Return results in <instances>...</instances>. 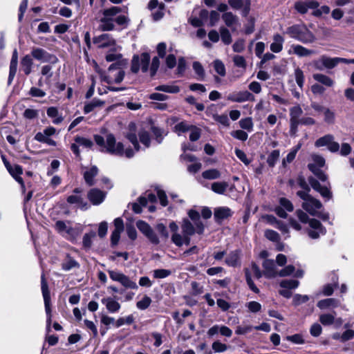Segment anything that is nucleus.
Returning a JSON list of instances; mask_svg holds the SVG:
<instances>
[{
    "instance_id": "48",
    "label": "nucleus",
    "mask_w": 354,
    "mask_h": 354,
    "mask_svg": "<svg viewBox=\"0 0 354 354\" xmlns=\"http://www.w3.org/2000/svg\"><path fill=\"white\" fill-rule=\"evenodd\" d=\"M264 236L267 239L274 243H279L280 241L279 234L272 230H266Z\"/></svg>"
},
{
    "instance_id": "6",
    "label": "nucleus",
    "mask_w": 354,
    "mask_h": 354,
    "mask_svg": "<svg viewBox=\"0 0 354 354\" xmlns=\"http://www.w3.org/2000/svg\"><path fill=\"white\" fill-rule=\"evenodd\" d=\"M93 44L99 48H110L113 51H120L121 47L116 44L111 35L103 33L93 38Z\"/></svg>"
},
{
    "instance_id": "2",
    "label": "nucleus",
    "mask_w": 354,
    "mask_h": 354,
    "mask_svg": "<svg viewBox=\"0 0 354 354\" xmlns=\"http://www.w3.org/2000/svg\"><path fill=\"white\" fill-rule=\"evenodd\" d=\"M121 11L122 9L117 6L104 10L100 20L99 29L102 31H111L114 29L115 23L120 26L127 24L129 19L125 15L117 16Z\"/></svg>"
},
{
    "instance_id": "47",
    "label": "nucleus",
    "mask_w": 354,
    "mask_h": 354,
    "mask_svg": "<svg viewBox=\"0 0 354 354\" xmlns=\"http://www.w3.org/2000/svg\"><path fill=\"white\" fill-rule=\"evenodd\" d=\"M299 284V281L295 279L283 280L280 283L281 288L295 289L298 287Z\"/></svg>"
},
{
    "instance_id": "59",
    "label": "nucleus",
    "mask_w": 354,
    "mask_h": 354,
    "mask_svg": "<svg viewBox=\"0 0 354 354\" xmlns=\"http://www.w3.org/2000/svg\"><path fill=\"white\" fill-rule=\"evenodd\" d=\"M140 141L145 147H149L150 145V138L149 133L146 131H141L139 132Z\"/></svg>"
},
{
    "instance_id": "9",
    "label": "nucleus",
    "mask_w": 354,
    "mask_h": 354,
    "mask_svg": "<svg viewBox=\"0 0 354 354\" xmlns=\"http://www.w3.org/2000/svg\"><path fill=\"white\" fill-rule=\"evenodd\" d=\"M312 163L308 165L309 169L322 181L324 182L327 180V176L319 169L325 165L324 158L317 154H312Z\"/></svg>"
},
{
    "instance_id": "30",
    "label": "nucleus",
    "mask_w": 354,
    "mask_h": 354,
    "mask_svg": "<svg viewBox=\"0 0 354 354\" xmlns=\"http://www.w3.org/2000/svg\"><path fill=\"white\" fill-rule=\"evenodd\" d=\"M339 301L334 298H329L320 300L317 302V307L322 310L334 308L339 306Z\"/></svg>"
},
{
    "instance_id": "45",
    "label": "nucleus",
    "mask_w": 354,
    "mask_h": 354,
    "mask_svg": "<svg viewBox=\"0 0 354 354\" xmlns=\"http://www.w3.org/2000/svg\"><path fill=\"white\" fill-rule=\"evenodd\" d=\"M119 283H120L123 286L127 288L131 289H137L138 286L136 282L131 281L127 276L123 274V276L120 279Z\"/></svg>"
},
{
    "instance_id": "51",
    "label": "nucleus",
    "mask_w": 354,
    "mask_h": 354,
    "mask_svg": "<svg viewBox=\"0 0 354 354\" xmlns=\"http://www.w3.org/2000/svg\"><path fill=\"white\" fill-rule=\"evenodd\" d=\"M212 348L215 353H223L226 351L229 346L220 341H215L212 343Z\"/></svg>"
},
{
    "instance_id": "18",
    "label": "nucleus",
    "mask_w": 354,
    "mask_h": 354,
    "mask_svg": "<svg viewBox=\"0 0 354 354\" xmlns=\"http://www.w3.org/2000/svg\"><path fill=\"white\" fill-rule=\"evenodd\" d=\"M318 6V2L314 0L299 1L295 3V8L301 14H305L309 9H315Z\"/></svg>"
},
{
    "instance_id": "40",
    "label": "nucleus",
    "mask_w": 354,
    "mask_h": 354,
    "mask_svg": "<svg viewBox=\"0 0 354 354\" xmlns=\"http://www.w3.org/2000/svg\"><path fill=\"white\" fill-rule=\"evenodd\" d=\"M156 91H163L169 93H177L180 91V88L175 84L160 85L155 88Z\"/></svg>"
},
{
    "instance_id": "54",
    "label": "nucleus",
    "mask_w": 354,
    "mask_h": 354,
    "mask_svg": "<svg viewBox=\"0 0 354 354\" xmlns=\"http://www.w3.org/2000/svg\"><path fill=\"white\" fill-rule=\"evenodd\" d=\"M134 322V317L132 315H128L126 317H120L115 322V326L119 328L124 324H131Z\"/></svg>"
},
{
    "instance_id": "10",
    "label": "nucleus",
    "mask_w": 354,
    "mask_h": 354,
    "mask_svg": "<svg viewBox=\"0 0 354 354\" xmlns=\"http://www.w3.org/2000/svg\"><path fill=\"white\" fill-rule=\"evenodd\" d=\"M246 281L250 288L255 293H259V288L254 285L252 277H254L259 279L262 276V273L259 268L255 264L252 263L250 268H246L245 270Z\"/></svg>"
},
{
    "instance_id": "24",
    "label": "nucleus",
    "mask_w": 354,
    "mask_h": 354,
    "mask_svg": "<svg viewBox=\"0 0 354 354\" xmlns=\"http://www.w3.org/2000/svg\"><path fill=\"white\" fill-rule=\"evenodd\" d=\"M265 269L264 274L268 278L275 277L278 276V272L276 268L275 263L273 260L266 259L263 263Z\"/></svg>"
},
{
    "instance_id": "58",
    "label": "nucleus",
    "mask_w": 354,
    "mask_h": 354,
    "mask_svg": "<svg viewBox=\"0 0 354 354\" xmlns=\"http://www.w3.org/2000/svg\"><path fill=\"white\" fill-rule=\"evenodd\" d=\"M95 236V232H91L85 234L83 237V245L86 248H90L92 245V239Z\"/></svg>"
},
{
    "instance_id": "4",
    "label": "nucleus",
    "mask_w": 354,
    "mask_h": 354,
    "mask_svg": "<svg viewBox=\"0 0 354 354\" xmlns=\"http://www.w3.org/2000/svg\"><path fill=\"white\" fill-rule=\"evenodd\" d=\"M296 214L301 223H309L310 229L308 231V234L310 238L314 239H317L321 235L325 234L326 230L319 221L314 218L309 219L307 214L302 210H297Z\"/></svg>"
},
{
    "instance_id": "13",
    "label": "nucleus",
    "mask_w": 354,
    "mask_h": 354,
    "mask_svg": "<svg viewBox=\"0 0 354 354\" xmlns=\"http://www.w3.org/2000/svg\"><path fill=\"white\" fill-rule=\"evenodd\" d=\"M136 226L151 243L155 245L159 244L160 239L158 236L147 223L143 221H138L136 223Z\"/></svg>"
},
{
    "instance_id": "49",
    "label": "nucleus",
    "mask_w": 354,
    "mask_h": 354,
    "mask_svg": "<svg viewBox=\"0 0 354 354\" xmlns=\"http://www.w3.org/2000/svg\"><path fill=\"white\" fill-rule=\"evenodd\" d=\"M147 205V198L145 196H140L138 198V203L133 204V210L135 213L139 214L142 212V207Z\"/></svg>"
},
{
    "instance_id": "5",
    "label": "nucleus",
    "mask_w": 354,
    "mask_h": 354,
    "mask_svg": "<svg viewBox=\"0 0 354 354\" xmlns=\"http://www.w3.org/2000/svg\"><path fill=\"white\" fill-rule=\"evenodd\" d=\"M286 32L290 37L305 44L312 43L315 39L312 32L305 28L297 25L288 28Z\"/></svg>"
},
{
    "instance_id": "25",
    "label": "nucleus",
    "mask_w": 354,
    "mask_h": 354,
    "mask_svg": "<svg viewBox=\"0 0 354 354\" xmlns=\"http://www.w3.org/2000/svg\"><path fill=\"white\" fill-rule=\"evenodd\" d=\"M18 64V53L17 50L15 49L12 53V59L10 64V72L8 77V84H10L17 73Z\"/></svg>"
},
{
    "instance_id": "46",
    "label": "nucleus",
    "mask_w": 354,
    "mask_h": 354,
    "mask_svg": "<svg viewBox=\"0 0 354 354\" xmlns=\"http://www.w3.org/2000/svg\"><path fill=\"white\" fill-rule=\"evenodd\" d=\"M219 31L222 41L225 44H230L232 42V36L229 30L225 27H221Z\"/></svg>"
},
{
    "instance_id": "19",
    "label": "nucleus",
    "mask_w": 354,
    "mask_h": 354,
    "mask_svg": "<svg viewBox=\"0 0 354 354\" xmlns=\"http://www.w3.org/2000/svg\"><path fill=\"white\" fill-rule=\"evenodd\" d=\"M106 193L96 188L91 189L87 194L88 199L93 205L101 204L106 198Z\"/></svg>"
},
{
    "instance_id": "28",
    "label": "nucleus",
    "mask_w": 354,
    "mask_h": 354,
    "mask_svg": "<svg viewBox=\"0 0 354 354\" xmlns=\"http://www.w3.org/2000/svg\"><path fill=\"white\" fill-rule=\"evenodd\" d=\"M171 239L172 243L178 247L182 246L183 244L188 245L190 243V237L188 235H185V234L182 235L178 232L172 234Z\"/></svg>"
},
{
    "instance_id": "35",
    "label": "nucleus",
    "mask_w": 354,
    "mask_h": 354,
    "mask_svg": "<svg viewBox=\"0 0 354 354\" xmlns=\"http://www.w3.org/2000/svg\"><path fill=\"white\" fill-rule=\"evenodd\" d=\"M222 19L227 27L232 28L236 25L239 19L236 15H234L232 12H227L222 15Z\"/></svg>"
},
{
    "instance_id": "37",
    "label": "nucleus",
    "mask_w": 354,
    "mask_h": 354,
    "mask_svg": "<svg viewBox=\"0 0 354 354\" xmlns=\"http://www.w3.org/2000/svg\"><path fill=\"white\" fill-rule=\"evenodd\" d=\"M229 187V184L225 181L214 182L212 184V190L218 194H224Z\"/></svg>"
},
{
    "instance_id": "62",
    "label": "nucleus",
    "mask_w": 354,
    "mask_h": 354,
    "mask_svg": "<svg viewBox=\"0 0 354 354\" xmlns=\"http://www.w3.org/2000/svg\"><path fill=\"white\" fill-rule=\"evenodd\" d=\"M23 115L26 119L32 120L39 116V111L33 109H27L24 111Z\"/></svg>"
},
{
    "instance_id": "26",
    "label": "nucleus",
    "mask_w": 354,
    "mask_h": 354,
    "mask_svg": "<svg viewBox=\"0 0 354 354\" xmlns=\"http://www.w3.org/2000/svg\"><path fill=\"white\" fill-rule=\"evenodd\" d=\"M102 303L106 306V309L111 313H115L120 309V304L112 297H106L102 299Z\"/></svg>"
},
{
    "instance_id": "42",
    "label": "nucleus",
    "mask_w": 354,
    "mask_h": 354,
    "mask_svg": "<svg viewBox=\"0 0 354 354\" xmlns=\"http://www.w3.org/2000/svg\"><path fill=\"white\" fill-rule=\"evenodd\" d=\"M321 64L326 68L331 69L337 65L336 57L322 56L320 57Z\"/></svg>"
},
{
    "instance_id": "55",
    "label": "nucleus",
    "mask_w": 354,
    "mask_h": 354,
    "mask_svg": "<svg viewBox=\"0 0 354 354\" xmlns=\"http://www.w3.org/2000/svg\"><path fill=\"white\" fill-rule=\"evenodd\" d=\"M151 303V298L145 295L140 301L136 303V307L140 310H145L150 306Z\"/></svg>"
},
{
    "instance_id": "34",
    "label": "nucleus",
    "mask_w": 354,
    "mask_h": 354,
    "mask_svg": "<svg viewBox=\"0 0 354 354\" xmlns=\"http://www.w3.org/2000/svg\"><path fill=\"white\" fill-rule=\"evenodd\" d=\"M183 234L189 236L196 233V228L194 227L192 221L188 218H183L181 224Z\"/></svg>"
},
{
    "instance_id": "61",
    "label": "nucleus",
    "mask_w": 354,
    "mask_h": 354,
    "mask_svg": "<svg viewBox=\"0 0 354 354\" xmlns=\"http://www.w3.org/2000/svg\"><path fill=\"white\" fill-rule=\"evenodd\" d=\"M75 141L80 146H82L85 148H91L93 146V142L91 140L83 137L77 136L75 138Z\"/></svg>"
},
{
    "instance_id": "52",
    "label": "nucleus",
    "mask_w": 354,
    "mask_h": 354,
    "mask_svg": "<svg viewBox=\"0 0 354 354\" xmlns=\"http://www.w3.org/2000/svg\"><path fill=\"white\" fill-rule=\"evenodd\" d=\"M240 127L245 130L252 131L253 129V122L251 118L241 119L239 121Z\"/></svg>"
},
{
    "instance_id": "63",
    "label": "nucleus",
    "mask_w": 354,
    "mask_h": 354,
    "mask_svg": "<svg viewBox=\"0 0 354 354\" xmlns=\"http://www.w3.org/2000/svg\"><path fill=\"white\" fill-rule=\"evenodd\" d=\"M231 136L233 138L241 141H245L248 138V133L243 130H236L232 131Z\"/></svg>"
},
{
    "instance_id": "60",
    "label": "nucleus",
    "mask_w": 354,
    "mask_h": 354,
    "mask_svg": "<svg viewBox=\"0 0 354 354\" xmlns=\"http://www.w3.org/2000/svg\"><path fill=\"white\" fill-rule=\"evenodd\" d=\"M156 230L160 234L162 239L167 240L169 238V233L167 230L166 226L164 224H157L156 226Z\"/></svg>"
},
{
    "instance_id": "16",
    "label": "nucleus",
    "mask_w": 354,
    "mask_h": 354,
    "mask_svg": "<svg viewBox=\"0 0 354 354\" xmlns=\"http://www.w3.org/2000/svg\"><path fill=\"white\" fill-rule=\"evenodd\" d=\"M228 4L234 10H241L243 16L248 15L250 9V0H228Z\"/></svg>"
},
{
    "instance_id": "43",
    "label": "nucleus",
    "mask_w": 354,
    "mask_h": 354,
    "mask_svg": "<svg viewBox=\"0 0 354 354\" xmlns=\"http://www.w3.org/2000/svg\"><path fill=\"white\" fill-rule=\"evenodd\" d=\"M221 172L216 169H211L203 172L202 176L205 179L215 180L221 177Z\"/></svg>"
},
{
    "instance_id": "39",
    "label": "nucleus",
    "mask_w": 354,
    "mask_h": 354,
    "mask_svg": "<svg viewBox=\"0 0 354 354\" xmlns=\"http://www.w3.org/2000/svg\"><path fill=\"white\" fill-rule=\"evenodd\" d=\"M232 214L230 208L226 207H218L214 211V218L218 220H222L228 218Z\"/></svg>"
},
{
    "instance_id": "44",
    "label": "nucleus",
    "mask_w": 354,
    "mask_h": 354,
    "mask_svg": "<svg viewBox=\"0 0 354 354\" xmlns=\"http://www.w3.org/2000/svg\"><path fill=\"white\" fill-rule=\"evenodd\" d=\"M302 109L299 106H295L290 109V121L300 122V116L302 114Z\"/></svg>"
},
{
    "instance_id": "7",
    "label": "nucleus",
    "mask_w": 354,
    "mask_h": 354,
    "mask_svg": "<svg viewBox=\"0 0 354 354\" xmlns=\"http://www.w3.org/2000/svg\"><path fill=\"white\" fill-rule=\"evenodd\" d=\"M118 66V64H111L108 68L107 75L103 73L100 75L102 81L109 84L120 83L124 79V72Z\"/></svg>"
},
{
    "instance_id": "22",
    "label": "nucleus",
    "mask_w": 354,
    "mask_h": 354,
    "mask_svg": "<svg viewBox=\"0 0 354 354\" xmlns=\"http://www.w3.org/2000/svg\"><path fill=\"white\" fill-rule=\"evenodd\" d=\"M188 216L194 227L196 228V233L199 234H203L204 231V225L200 218L199 213L194 209H190L188 211Z\"/></svg>"
},
{
    "instance_id": "32",
    "label": "nucleus",
    "mask_w": 354,
    "mask_h": 354,
    "mask_svg": "<svg viewBox=\"0 0 354 354\" xmlns=\"http://www.w3.org/2000/svg\"><path fill=\"white\" fill-rule=\"evenodd\" d=\"M225 263L232 267L240 265V251L234 250L230 252L225 259Z\"/></svg>"
},
{
    "instance_id": "14",
    "label": "nucleus",
    "mask_w": 354,
    "mask_h": 354,
    "mask_svg": "<svg viewBox=\"0 0 354 354\" xmlns=\"http://www.w3.org/2000/svg\"><path fill=\"white\" fill-rule=\"evenodd\" d=\"M315 145L317 147H327L331 152H337L339 149V145L334 140L333 136L330 134L326 135L317 139Z\"/></svg>"
},
{
    "instance_id": "56",
    "label": "nucleus",
    "mask_w": 354,
    "mask_h": 354,
    "mask_svg": "<svg viewBox=\"0 0 354 354\" xmlns=\"http://www.w3.org/2000/svg\"><path fill=\"white\" fill-rule=\"evenodd\" d=\"M214 68L216 72L221 76L225 75V67L223 63L218 59H216L213 63Z\"/></svg>"
},
{
    "instance_id": "8",
    "label": "nucleus",
    "mask_w": 354,
    "mask_h": 354,
    "mask_svg": "<svg viewBox=\"0 0 354 354\" xmlns=\"http://www.w3.org/2000/svg\"><path fill=\"white\" fill-rule=\"evenodd\" d=\"M55 228L58 233L70 240L75 239L80 233L77 229L72 227L70 221H57L55 224Z\"/></svg>"
},
{
    "instance_id": "36",
    "label": "nucleus",
    "mask_w": 354,
    "mask_h": 354,
    "mask_svg": "<svg viewBox=\"0 0 354 354\" xmlns=\"http://www.w3.org/2000/svg\"><path fill=\"white\" fill-rule=\"evenodd\" d=\"M313 77L315 81L328 87H331L334 84V81L330 77L322 73L313 74Z\"/></svg>"
},
{
    "instance_id": "27",
    "label": "nucleus",
    "mask_w": 354,
    "mask_h": 354,
    "mask_svg": "<svg viewBox=\"0 0 354 354\" xmlns=\"http://www.w3.org/2000/svg\"><path fill=\"white\" fill-rule=\"evenodd\" d=\"M105 104V102L100 99L94 98L92 101L84 104V113L88 114L97 108L102 107Z\"/></svg>"
},
{
    "instance_id": "29",
    "label": "nucleus",
    "mask_w": 354,
    "mask_h": 354,
    "mask_svg": "<svg viewBox=\"0 0 354 354\" xmlns=\"http://www.w3.org/2000/svg\"><path fill=\"white\" fill-rule=\"evenodd\" d=\"M32 65L33 59L30 55H26L21 58V69L26 75H28L32 72Z\"/></svg>"
},
{
    "instance_id": "33",
    "label": "nucleus",
    "mask_w": 354,
    "mask_h": 354,
    "mask_svg": "<svg viewBox=\"0 0 354 354\" xmlns=\"http://www.w3.org/2000/svg\"><path fill=\"white\" fill-rule=\"evenodd\" d=\"M283 37L279 34H276L273 37V42L270 44V50L275 53L281 52L283 49Z\"/></svg>"
},
{
    "instance_id": "17",
    "label": "nucleus",
    "mask_w": 354,
    "mask_h": 354,
    "mask_svg": "<svg viewBox=\"0 0 354 354\" xmlns=\"http://www.w3.org/2000/svg\"><path fill=\"white\" fill-rule=\"evenodd\" d=\"M5 166L10 175L21 185L25 187L23 179L20 176L23 173V169L18 165H11L8 161H5Z\"/></svg>"
},
{
    "instance_id": "41",
    "label": "nucleus",
    "mask_w": 354,
    "mask_h": 354,
    "mask_svg": "<svg viewBox=\"0 0 354 354\" xmlns=\"http://www.w3.org/2000/svg\"><path fill=\"white\" fill-rule=\"evenodd\" d=\"M319 320L324 326H330L335 324V315L332 313L321 314Z\"/></svg>"
},
{
    "instance_id": "1",
    "label": "nucleus",
    "mask_w": 354,
    "mask_h": 354,
    "mask_svg": "<svg viewBox=\"0 0 354 354\" xmlns=\"http://www.w3.org/2000/svg\"><path fill=\"white\" fill-rule=\"evenodd\" d=\"M94 139L102 152L119 156L124 155L127 158H131L134 155L133 150L131 149H127L124 151L123 144L120 142H117L113 134L106 135V140L101 136L95 135Z\"/></svg>"
},
{
    "instance_id": "23",
    "label": "nucleus",
    "mask_w": 354,
    "mask_h": 354,
    "mask_svg": "<svg viewBox=\"0 0 354 354\" xmlns=\"http://www.w3.org/2000/svg\"><path fill=\"white\" fill-rule=\"evenodd\" d=\"M294 53L299 57H308L315 53L314 50H309L301 45L293 44L288 50V54Z\"/></svg>"
},
{
    "instance_id": "15",
    "label": "nucleus",
    "mask_w": 354,
    "mask_h": 354,
    "mask_svg": "<svg viewBox=\"0 0 354 354\" xmlns=\"http://www.w3.org/2000/svg\"><path fill=\"white\" fill-rule=\"evenodd\" d=\"M34 59L41 62H51L55 64L57 62V58L48 53L46 50L41 48H33L31 50V55Z\"/></svg>"
},
{
    "instance_id": "21",
    "label": "nucleus",
    "mask_w": 354,
    "mask_h": 354,
    "mask_svg": "<svg viewBox=\"0 0 354 354\" xmlns=\"http://www.w3.org/2000/svg\"><path fill=\"white\" fill-rule=\"evenodd\" d=\"M309 183L313 189L318 192L322 196L325 198L326 200H329L331 198L332 194L328 187L322 186L320 183L313 178H309Z\"/></svg>"
},
{
    "instance_id": "12",
    "label": "nucleus",
    "mask_w": 354,
    "mask_h": 354,
    "mask_svg": "<svg viewBox=\"0 0 354 354\" xmlns=\"http://www.w3.org/2000/svg\"><path fill=\"white\" fill-rule=\"evenodd\" d=\"M149 62L150 56L148 53L141 54L140 57L134 56L132 60L131 71L133 73H137L141 68L142 72H146L148 70Z\"/></svg>"
},
{
    "instance_id": "3",
    "label": "nucleus",
    "mask_w": 354,
    "mask_h": 354,
    "mask_svg": "<svg viewBox=\"0 0 354 354\" xmlns=\"http://www.w3.org/2000/svg\"><path fill=\"white\" fill-rule=\"evenodd\" d=\"M309 190L310 189L308 187L307 191H299L297 193V196L304 201L301 205L303 209L312 216H317L322 219L328 218L327 214L319 212L322 207V204L319 200L313 198L308 194Z\"/></svg>"
},
{
    "instance_id": "53",
    "label": "nucleus",
    "mask_w": 354,
    "mask_h": 354,
    "mask_svg": "<svg viewBox=\"0 0 354 354\" xmlns=\"http://www.w3.org/2000/svg\"><path fill=\"white\" fill-rule=\"evenodd\" d=\"M193 69L194 70L196 74L198 75V79L200 80H204L205 77V71L203 66L201 63L198 62H194L193 63Z\"/></svg>"
},
{
    "instance_id": "31",
    "label": "nucleus",
    "mask_w": 354,
    "mask_h": 354,
    "mask_svg": "<svg viewBox=\"0 0 354 354\" xmlns=\"http://www.w3.org/2000/svg\"><path fill=\"white\" fill-rule=\"evenodd\" d=\"M97 172L98 169L95 166L87 169L84 172V178L87 185L92 186L95 184L94 178L97 176Z\"/></svg>"
},
{
    "instance_id": "11",
    "label": "nucleus",
    "mask_w": 354,
    "mask_h": 354,
    "mask_svg": "<svg viewBox=\"0 0 354 354\" xmlns=\"http://www.w3.org/2000/svg\"><path fill=\"white\" fill-rule=\"evenodd\" d=\"M41 291L44 301L45 310L47 315V327L49 328L51 324L50 297L48 284L44 275L41 276Z\"/></svg>"
},
{
    "instance_id": "64",
    "label": "nucleus",
    "mask_w": 354,
    "mask_h": 354,
    "mask_svg": "<svg viewBox=\"0 0 354 354\" xmlns=\"http://www.w3.org/2000/svg\"><path fill=\"white\" fill-rule=\"evenodd\" d=\"M215 121L221 124L222 125L225 127H228L230 125L229 119L227 118V115L225 114L222 115H214L213 116Z\"/></svg>"
},
{
    "instance_id": "50",
    "label": "nucleus",
    "mask_w": 354,
    "mask_h": 354,
    "mask_svg": "<svg viewBox=\"0 0 354 354\" xmlns=\"http://www.w3.org/2000/svg\"><path fill=\"white\" fill-rule=\"evenodd\" d=\"M280 152L279 150H273L268 156L267 162L271 167H274L279 158Z\"/></svg>"
},
{
    "instance_id": "38",
    "label": "nucleus",
    "mask_w": 354,
    "mask_h": 354,
    "mask_svg": "<svg viewBox=\"0 0 354 354\" xmlns=\"http://www.w3.org/2000/svg\"><path fill=\"white\" fill-rule=\"evenodd\" d=\"M67 201L71 204H77L78 207L82 209H87L88 207L87 203L84 201L83 198L79 196H70L68 197Z\"/></svg>"
},
{
    "instance_id": "57",
    "label": "nucleus",
    "mask_w": 354,
    "mask_h": 354,
    "mask_svg": "<svg viewBox=\"0 0 354 354\" xmlns=\"http://www.w3.org/2000/svg\"><path fill=\"white\" fill-rule=\"evenodd\" d=\"M295 77L297 85L302 88L304 82V76L303 71L299 68H297L295 71Z\"/></svg>"
},
{
    "instance_id": "20",
    "label": "nucleus",
    "mask_w": 354,
    "mask_h": 354,
    "mask_svg": "<svg viewBox=\"0 0 354 354\" xmlns=\"http://www.w3.org/2000/svg\"><path fill=\"white\" fill-rule=\"evenodd\" d=\"M227 99L233 102H243L254 100V96L248 91H240L228 95Z\"/></svg>"
}]
</instances>
